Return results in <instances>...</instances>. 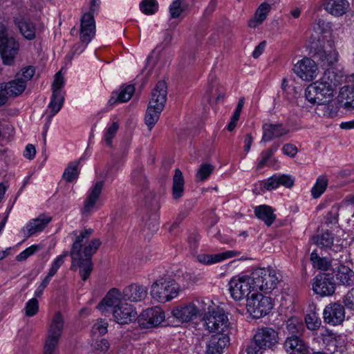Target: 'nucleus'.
<instances>
[{
  "label": "nucleus",
  "instance_id": "62",
  "mask_svg": "<svg viewBox=\"0 0 354 354\" xmlns=\"http://www.w3.org/2000/svg\"><path fill=\"white\" fill-rule=\"evenodd\" d=\"M189 244L190 249L192 251L193 254L196 256L197 259H198V256L197 255V250H198V236H197V235L191 236L189 238Z\"/></svg>",
  "mask_w": 354,
  "mask_h": 354
},
{
  "label": "nucleus",
  "instance_id": "34",
  "mask_svg": "<svg viewBox=\"0 0 354 354\" xmlns=\"http://www.w3.org/2000/svg\"><path fill=\"white\" fill-rule=\"evenodd\" d=\"M184 178L182 171L179 169L175 170L173 177L172 196L178 200L183 196L184 192Z\"/></svg>",
  "mask_w": 354,
  "mask_h": 354
},
{
  "label": "nucleus",
  "instance_id": "55",
  "mask_svg": "<svg viewBox=\"0 0 354 354\" xmlns=\"http://www.w3.org/2000/svg\"><path fill=\"white\" fill-rule=\"evenodd\" d=\"M35 68L32 66H28L21 70V73H17V77L22 79L26 84L27 82L30 80L35 74Z\"/></svg>",
  "mask_w": 354,
  "mask_h": 354
},
{
  "label": "nucleus",
  "instance_id": "45",
  "mask_svg": "<svg viewBox=\"0 0 354 354\" xmlns=\"http://www.w3.org/2000/svg\"><path fill=\"white\" fill-rule=\"evenodd\" d=\"M59 339V337L47 334L44 345V354H53L58 346Z\"/></svg>",
  "mask_w": 354,
  "mask_h": 354
},
{
  "label": "nucleus",
  "instance_id": "1",
  "mask_svg": "<svg viewBox=\"0 0 354 354\" xmlns=\"http://www.w3.org/2000/svg\"><path fill=\"white\" fill-rule=\"evenodd\" d=\"M93 229H84L77 236L73 243L70 255L72 259V267H79L80 274L83 281H86L93 270V263L91 257L95 253L101 241L98 239H92L83 250H82L84 241L89 239L93 234Z\"/></svg>",
  "mask_w": 354,
  "mask_h": 354
},
{
  "label": "nucleus",
  "instance_id": "39",
  "mask_svg": "<svg viewBox=\"0 0 354 354\" xmlns=\"http://www.w3.org/2000/svg\"><path fill=\"white\" fill-rule=\"evenodd\" d=\"M339 109L337 102L330 100L328 102L319 103L317 111L322 113L324 116L334 118L337 115Z\"/></svg>",
  "mask_w": 354,
  "mask_h": 354
},
{
  "label": "nucleus",
  "instance_id": "4",
  "mask_svg": "<svg viewBox=\"0 0 354 354\" xmlns=\"http://www.w3.org/2000/svg\"><path fill=\"white\" fill-rule=\"evenodd\" d=\"M252 280L256 290L268 293L277 288L282 280V275L279 270L271 267L257 268L252 272Z\"/></svg>",
  "mask_w": 354,
  "mask_h": 354
},
{
  "label": "nucleus",
  "instance_id": "33",
  "mask_svg": "<svg viewBox=\"0 0 354 354\" xmlns=\"http://www.w3.org/2000/svg\"><path fill=\"white\" fill-rule=\"evenodd\" d=\"M26 84L20 77H16L14 80L8 82L5 86V93L10 97H16L21 95L25 90Z\"/></svg>",
  "mask_w": 354,
  "mask_h": 354
},
{
  "label": "nucleus",
  "instance_id": "46",
  "mask_svg": "<svg viewBox=\"0 0 354 354\" xmlns=\"http://www.w3.org/2000/svg\"><path fill=\"white\" fill-rule=\"evenodd\" d=\"M279 147V145H273L270 149L261 152V159L257 166V169H261L263 167L268 165V160H270L272 158L274 152L277 150Z\"/></svg>",
  "mask_w": 354,
  "mask_h": 354
},
{
  "label": "nucleus",
  "instance_id": "8",
  "mask_svg": "<svg viewBox=\"0 0 354 354\" xmlns=\"http://www.w3.org/2000/svg\"><path fill=\"white\" fill-rule=\"evenodd\" d=\"M19 44L12 37H8V28L0 23V53L5 64H12L17 54Z\"/></svg>",
  "mask_w": 354,
  "mask_h": 354
},
{
  "label": "nucleus",
  "instance_id": "49",
  "mask_svg": "<svg viewBox=\"0 0 354 354\" xmlns=\"http://www.w3.org/2000/svg\"><path fill=\"white\" fill-rule=\"evenodd\" d=\"M305 96L306 100L312 104H317V105L321 103L319 101V95L315 88V86L313 84H310L305 90Z\"/></svg>",
  "mask_w": 354,
  "mask_h": 354
},
{
  "label": "nucleus",
  "instance_id": "42",
  "mask_svg": "<svg viewBox=\"0 0 354 354\" xmlns=\"http://www.w3.org/2000/svg\"><path fill=\"white\" fill-rule=\"evenodd\" d=\"M328 178L324 176L317 178L315 185L311 189V194L314 198H319L326 190L328 186Z\"/></svg>",
  "mask_w": 354,
  "mask_h": 354
},
{
  "label": "nucleus",
  "instance_id": "44",
  "mask_svg": "<svg viewBox=\"0 0 354 354\" xmlns=\"http://www.w3.org/2000/svg\"><path fill=\"white\" fill-rule=\"evenodd\" d=\"M158 8L156 0H142L140 3V9L142 13L147 15H153Z\"/></svg>",
  "mask_w": 354,
  "mask_h": 354
},
{
  "label": "nucleus",
  "instance_id": "38",
  "mask_svg": "<svg viewBox=\"0 0 354 354\" xmlns=\"http://www.w3.org/2000/svg\"><path fill=\"white\" fill-rule=\"evenodd\" d=\"M310 261L314 267L323 271H333V268L335 267L333 264V259L330 260L326 257H320L316 251L311 253Z\"/></svg>",
  "mask_w": 354,
  "mask_h": 354
},
{
  "label": "nucleus",
  "instance_id": "21",
  "mask_svg": "<svg viewBox=\"0 0 354 354\" xmlns=\"http://www.w3.org/2000/svg\"><path fill=\"white\" fill-rule=\"evenodd\" d=\"M14 24L18 28L21 34L28 40H32L36 37L37 32L43 30L42 24L37 29L35 24L29 19H25L22 16L14 17Z\"/></svg>",
  "mask_w": 354,
  "mask_h": 354
},
{
  "label": "nucleus",
  "instance_id": "27",
  "mask_svg": "<svg viewBox=\"0 0 354 354\" xmlns=\"http://www.w3.org/2000/svg\"><path fill=\"white\" fill-rule=\"evenodd\" d=\"M135 88L133 85L122 86L118 91L112 93L108 101V106L112 107L117 103L128 102L134 93Z\"/></svg>",
  "mask_w": 354,
  "mask_h": 354
},
{
  "label": "nucleus",
  "instance_id": "7",
  "mask_svg": "<svg viewBox=\"0 0 354 354\" xmlns=\"http://www.w3.org/2000/svg\"><path fill=\"white\" fill-rule=\"evenodd\" d=\"M231 297L241 301L248 297L252 290H256L252 273L250 275L239 274L233 277L228 283Z\"/></svg>",
  "mask_w": 354,
  "mask_h": 354
},
{
  "label": "nucleus",
  "instance_id": "48",
  "mask_svg": "<svg viewBox=\"0 0 354 354\" xmlns=\"http://www.w3.org/2000/svg\"><path fill=\"white\" fill-rule=\"evenodd\" d=\"M307 327L310 330H315L321 325V319L315 313L308 314L305 317Z\"/></svg>",
  "mask_w": 354,
  "mask_h": 354
},
{
  "label": "nucleus",
  "instance_id": "52",
  "mask_svg": "<svg viewBox=\"0 0 354 354\" xmlns=\"http://www.w3.org/2000/svg\"><path fill=\"white\" fill-rule=\"evenodd\" d=\"M183 10L182 0H176L170 5L169 12L172 18L178 17Z\"/></svg>",
  "mask_w": 354,
  "mask_h": 354
},
{
  "label": "nucleus",
  "instance_id": "10",
  "mask_svg": "<svg viewBox=\"0 0 354 354\" xmlns=\"http://www.w3.org/2000/svg\"><path fill=\"white\" fill-rule=\"evenodd\" d=\"M247 310L255 319L268 315L273 308L272 299L261 294H252L247 299Z\"/></svg>",
  "mask_w": 354,
  "mask_h": 354
},
{
  "label": "nucleus",
  "instance_id": "30",
  "mask_svg": "<svg viewBox=\"0 0 354 354\" xmlns=\"http://www.w3.org/2000/svg\"><path fill=\"white\" fill-rule=\"evenodd\" d=\"M51 221V217L46 215H41L38 218L30 220L23 229L30 236L37 232L42 231Z\"/></svg>",
  "mask_w": 354,
  "mask_h": 354
},
{
  "label": "nucleus",
  "instance_id": "47",
  "mask_svg": "<svg viewBox=\"0 0 354 354\" xmlns=\"http://www.w3.org/2000/svg\"><path fill=\"white\" fill-rule=\"evenodd\" d=\"M286 328L289 333L294 334H299L304 329L303 324L296 318H291L288 320Z\"/></svg>",
  "mask_w": 354,
  "mask_h": 354
},
{
  "label": "nucleus",
  "instance_id": "59",
  "mask_svg": "<svg viewBox=\"0 0 354 354\" xmlns=\"http://www.w3.org/2000/svg\"><path fill=\"white\" fill-rule=\"evenodd\" d=\"M108 323L105 321H97L93 326V333L104 335L107 332Z\"/></svg>",
  "mask_w": 354,
  "mask_h": 354
},
{
  "label": "nucleus",
  "instance_id": "56",
  "mask_svg": "<svg viewBox=\"0 0 354 354\" xmlns=\"http://www.w3.org/2000/svg\"><path fill=\"white\" fill-rule=\"evenodd\" d=\"M343 306L354 311V289L348 291L343 298Z\"/></svg>",
  "mask_w": 354,
  "mask_h": 354
},
{
  "label": "nucleus",
  "instance_id": "3",
  "mask_svg": "<svg viewBox=\"0 0 354 354\" xmlns=\"http://www.w3.org/2000/svg\"><path fill=\"white\" fill-rule=\"evenodd\" d=\"M204 313L201 319L202 327L208 334L227 333L230 328L228 314L225 310L214 305L203 308Z\"/></svg>",
  "mask_w": 354,
  "mask_h": 354
},
{
  "label": "nucleus",
  "instance_id": "63",
  "mask_svg": "<svg viewBox=\"0 0 354 354\" xmlns=\"http://www.w3.org/2000/svg\"><path fill=\"white\" fill-rule=\"evenodd\" d=\"M263 349V348H260L257 344H256L255 341L250 344L247 348L246 352L247 354H261V350Z\"/></svg>",
  "mask_w": 354,
  "mask_h": 354
},
{
  "label": "nucleus",
  "instance_id": "32",
  "mask_svg": "<svg viewBox=\"0 0 354 354\" xmlns=\"http://www.w3.org/2000/svg\"><path fill=\"white\" fill-rule=\"evenodd\" d=\"M273 212V209L266 205H259L254 209L255 216L263 221L268 226L271 225L276 218Z\"/></svg>",
  "mask_w": 354,
  "mask_h": 354
},
{
  "label": "nucleus",
  "instance_id": "57",
  "mask_svg": "<svg viewBox=\"0 0 354 354\" xmlns=\"http://www.w3.org/2000/svg\"><path fill=\"white\" fill-rule=\"evenodd\" d=\"M339 216V208L337 206H333L327 213L326 222L327 223L335 224L337 223Z\"/></svg>",
  "mask_w": 354,
  "mask_h": 354
},
{
  "label": "nucleus",
  "instance_id": "28",
  "mask_svg": "<svg viewBox=\"0 0 354 354\" xmlns=\"http://www.w3.org/2000/svg\"><path fill=\"white\" fill-rule=\"evenodd\" d=\"M167 84L165 81H159L152 90L151 97L149 104L156 105L160 108H164L167 101Z\"/></svg>",
  "mask_w": 354,
  "mask_h": 354
},
{
  "label": "nucleus",
  "instance_id": "5",
  "mask_svg": "<svg viewBox=\"0 0 354 354\" xmlns=\"http://www.w3.org/2000/svg\"><path fill=\"white\" fill-rule=\"evenodd\" d=\"M313 242L322 250H326L333 257V260L339 262H347L349 260V252L341 244L334 243V235L328 231L324 232L313 238Z\"/></svg>",
  "mask_w": 354,
  "mask_h": 354
},
{
  "label": "nucleus",
  "instance_id": "13",
  "mask_svg": "<svg viewBox=\"0 0 354 354\" xmlns=\"http://www.w3.org/2000/svg\"><path fill=\"white\" fill-rule=\"evenodd\" d=\"M336 289V283L333 277H330V273L317 275L313 282V291L322 297L331 296Z\"/></svg>",
  "mask_w": 354,
  "mask_h": 354
},
{
  "label": "nucleus",
  "instance_id": "14",
  "mask_svg": "<svg viewBox=\"0 0 354 354\" xmlns=\"http://www.w3.org/2000/svg\"><path fill=\"white\" fill-rule=\"evenodd\" d=\"M294 73L304 81H312L318 73V68L314 60L306 57L299 61L293 68Z\"/></svg>",
  "mask_w": 354,
  "mask_h": 354
},
{
  "label": "nucleus",
  "instance_id": "61",
  "mask_svg": "<svg viewBox=\"0 0 354 354\" xmlns=\"http://www.w3.org/2000/svg\"><path fill=\"white\" fill-rule=\"evenodd\" d=\"M282 151L284 154L290 157H294L297 153V148L292 144H286L283 147Z\"/></svg>",
  "mask_w": 354,
  "mask_h": 354
},
{
  "label": "nucleus",
  "instance_id": "19",
  "mask_svg": "<svg viewBox=\"0 0 354 354\" xmlns=\"http://www.w3.org/2000/svg\"><path fill=\"white\" fill-rule=\"evenodd\" d=\"M104 184L103 180L97 181L88 191L84 206L81 209L83 216H88L94 210L96 203L102 194Z\"/></svg>",
  "mask_w": 354,
  "mask_h": 354
},
{
  "label": "nucleus",
  "instance_id": "2",
  "mask_svg": "<svg viewBox=\"0 0 354 354\" xmlns=\"http://www.w3.org/2000/svg\"><path fill=\"white\" fill-rule=\"evenodd\" d=\"M122 299L121 291L111 289L98 304L102 312L111 310L114 320L119 324H128L136 319L138 314L135 308Z\"/></svg>",
  "mask_w": 354,
  "mask_h": 354
},
{
  "label": "nucleus",
  "instance_id": "11",
  "mask_svg": "<svg viewBox=\"0 0 354 354\" xmlns=\"http://www.w3.org/2000/svg\"><path fill=\"white\" fill-rule=\"evenodd\" d=\"M315 56L319 59L324 66H329L338 60V53L335 48L334 39H322V44L315 51Z\"/></svg>",
  "mask_w": 354,
  "mask_h": 354
},
{
  "label": "nucleus",
  "instance_id": "41",
  "mask_svg": "<svg viewBox=\"0 0 354 354\" xmlns=\"http://www.w3.org/2000/svg\"><path fill=\"white\" fill-rule=\"evenodd\" d=\"M64 101V97L62 92H58L57 91H53L50 102L48 105V108L51 110V116H54L59 111L62 107Z\"/></svg>",
  "mask_w": 354,
  "mask_h": 354
},
{
  "label": "nucleus",
  "instance_id": "40",
  "mask_svg": "<svg viewBox=\"0 0 354 354\" xmlns=\"http://www.w3.org/2000/svg\"><path fill=\"white\" fill-rule=\"evenodd\" d=\"M341 102L345 109H354V84L343 87L340 91Z\"/></svg>",
  "mask_w": 354,
  "mask_h": 354
},
{
  "label": "nucleus",
  "instance_id": "29",
  "mask_svg": "<svg viewBox=\"0 0 354 354\" xmlns=\"http://www.w3.org/2000/svg\"><path fill=\"white\" fill-rule=\"evenodd\" d=\"M263 131L261 142H268L275 138L281 137L288 133V130L280 124H264L263 126Z\"/></svg>",
  "mask_w": 354,
  "mask_h": 354
},
{
  "label": "nucleus",
  "instance_id": "60",
  "mask_svg": "<svg viewBox=\"0 0 354 354\" xmlns=\"http://www.w3.org/2000/svg\"><path fill=\"white\" fill-rule=\"evenodd\" d=\"M63 84H64V77L62 75L61 71H59L55 75V79L53 81V84L52 86L53 92L55 91H57L58 92H62L61 88L63 86Z\"/></svg>",
  "mask_w": 354,
  "mask_h": 354
},
{
  "label": "nucleus",
  "instance_id": "22",
  "mask_svg": "<svg viewBox=\"0 0 354 354\" xmlns=\"http://www.w3.org/2000/svg\"><path fill=\"white\" fill-rule=\"evenodd\" d=\"M207 342V354H222L230 344V337L226 333H212Z\"/></svg>",
  "mask_w": 354,
  "mask_h": 354
},
{
  "label": "nucleus",
  "instance_id": "17",
  "mask_svg": "<svg viewBox=\"0 0 354 354\" xmlns=\"http://www.w3.org/2000/svg\"><path fill=\"white\" fill-rule=\"evenodd\" d=\"M165 318L164 311L156 306L144 310L140 315L139 323L144 328H150L158 326Z\"/></svg>",
  "mask_w": 354,
  "mask_h": 354
},
{
  "label": "nucleus",
  "instance_id": "64",
  "mask_svg": "<svg viewBox=\"0 0 354 354\" xmlns=\"http://www.w3.org/2000/svg\"><path fill=\"white\" fill-rule=\"evenodd\" d=\"M36 153V150L32 145H28L24 151V156L30 160L32 159Z\"/></svg>",
  "mask_w": 354,
  "mask_h": 354
},
{
  "label": "nucleus",
  "instance_id": "36",
  "mask_svg": "<svg viewBox=\"0 0 354 354\" xmlns=\"http://www.w3.org/2000/svg\"><path fill=\"white\" fill-rule=\"evenodd\" d=\"M64 320L62 315L57 312L52 318L48 333L61 337L64 329Z\"/></svg>",
  "mask_w": 354,
  "mask_h": 354
},
{
  "label": "nucleus",
  "instance_id": "58",
  "mask_svg": "<svg viewBox=\"0 0 354 354\" xmlns=\"http://www.w3.org/2000/svg\"><path fill=\"white\" fill-rule=\"evenodd\" d=\"M92 346L95 351L104 353L109 350L110 344L106 339H100L96 340Z\"/></svg>",
  "mask_w": 354,
  "mask_h": 354
},
{
  "label": "nucleus",
  "instance_id": "18",
  "mask_svg": "<svg viewBox=\"0 0 354 354\" xmlns=\"http://www.w3.org/2000/svg\"><path fill=\"white\" fill-rule=\"evenodd\" d=\"M344 263L338 261V263H334L333 277L335 279L337 284L351 287L354 285V271Z\"/></svg>",
  "mask_w": 354,
  "mask_h": 354
},
{
  "label": "nucleus",
  "instance_id": "53",
  "mask_svg": "<svg viewBox=\"0 0 354 354\" xmlns=\"http://www.w3.org/2000/svg\"><path fill=\"white\" fill-rule=\"evenodd\" d=\"M215 169V166L210 163L201 165V181L207 180Z\"/></svg>",
  "mask_w": 354,
  "mask_h": 354
},
{
  "label": "nucleus",
  "instance_id": "16",
  "mask_svg": "<svg viewBox=\"0 0 354 354\" xmlns=\"http://www.w3.org/2000/svg\"><path fill=\"white\" fill-rule=\"evenodd\" d=\"M325 323L331 326L342 324L345 319V309L343 305L334 302L328 304L323 312Z\"/></svg>",
  "mask_w": 354,
  "mask_h": 354
},
{
  "label": "nucleus",
  "instance_id": "31",
  "mask_svg": "<svg viewBox=\"0 0 354 354\" xmlns=\"http://www.w3.org/2000/svg\"><path fill=\"white\" fill-rule=\"evenodd\" d=\"M241 252L236 250H229L215 254H202L201 255V263L211 265L239 256Z\"/></svg>",
  "mask_w": 354,
  "mask_h": 354
},
{
  "label": "nucleus",
  "instance_id": "37",
  "mask_svg": "<svg viewBox=\"0 0 354 354\" xmlns=\"http://www.w3.org/2000/svg\"><path fill=\"white\" fill-rule=\"evenodd\" d=\"M163 109L164 108H160L158 106L151 105L149 103L145 120L149 130H151L158 122L160 113Z\"/></svg>",
  "mask_w": 354,
  "mask_h": 354
},
{
  "label": "nucleus",
  "instance_id": "9",
  "mask_svg": "<svg viewBox=\"0 0 354 354\" xmlns=\"http://www.w3.org/2000/svg\"><path fill=\"white\" fill-rule=\"evenodd\" d=\"M321 103L328 102L333 97V91L338 84L335 78V73L332 71H326L322 77L313 83Z\"/></svg>",
  "mask_w": 354,
  "mask_h": 354
},
{
  "label": "nucleus",
  "instance_id": "25",
  "mask_svg": "<svg viewBox=\"0 0 354 354\" xmlns=\"http://www.w3.org/2000/svg\"><path fill=\"white\" fill-rule=\"evenodd\" d=\"M322 5L329 14L335 17L344 15L349 8L347 0H323Z\"/></svg>",
  "mask_w": 354,
  "mask_h": 354
},
{
  "label": "nucleus",
  "instance_id": "23",
  "mask_svg": "<svg viewBox=\"0 0 354 354\" xmlns=\"http://www.w3.org/2000/svg\"><path fill=\"white\" fill-rule=\"evenodd\" d=\"M80 39L82 42L88 44L95 35V24L92 13L83 15L81 19Z\"/></svg>",
  "mask_w": 354,
  "mask_h": 354
},
{
  "label": "nucleus",
  "instance_id": "50",
  "mask_svg": "<svg viewBox=\"0 0 354 354\" xmlns=\"http://www.w3.org/2000/svg\"><path fill=\"white\" fill-rule=\"evenodd\" d=\"M25 314L28 317L35 315L39 310V302L36 298L30 299L24 308Z\"/></svg>",
  "mask_w": 354,
  "mask_h": 354
},
{
  "label": "nucleus",
  "instance_id": "26",
  "mask_svg": "<svg viewBox=\"0 0 354 354\" xmlns=\"http://www.w3.org/2000/svg\"><path fill=\"white\" fill-rule=\"evenodd\" d=\"M284 348L288 354H308L307 346L297 335L287 337Z\"/></svg>",
  "mask_w": 354,
  "mask_h": 354
},
{
  "label": "nucleus",
  "instance_id": "35",
  "mask_svg": "<svg viewBox=\"0 0 354 354\" xmlns=\"http://www.w3.org/2000/svg\"><path fill=\"white\" fill-rule=\"evenodd\" d=\"M270 8L268 3H261L256 10L254 18L248 21V26L250 28H256L261 24L266 19Z\"/></svg>",
  "mask_w": 354,
  "mask_h": 354
},
{
  "label": "nucleus",
  "instance_id": "24",
  "mask_svg": "<svg viewBox=\"0 0 354 354\" xmlns=\"http://www.w3.org/2000/svg\"><path fill=\"white\" fill-rule=\"evenodd\" d=\"M294 183V178L290 175H273L263 183V187L269 191L277 188L279 185L291 188Z\"/></svg>",
  "mask_w": 354,
  "mask_h": 354
},
{
  "label": "nucleus",
  "instance_id": "54",
  "mask_svg": "<svg viewBox=\"0 0 354 354\" xmlns=\"http://www.w3.org/2000/svg\"><path fill=\"white\" fill-rule=\"evenodd\" d=\"M39 247L37 245H32L30 247L26 248L25 250L21 252L19 254H18L16 257V259L18 261H22L27 259L30 256L35 254L37 251H38Z\"/></svg>",
  "mask_w": 354,
  "mask_h": 354
},
{
  "label": "nucleus",
  "instance_id": "20",
  "mask_svg": "<svg viewBox=\"0 0 354 354\" xmlns=\"http://www.w3.org/2000/svg\"><path fill=\"white\" fill-rule=\"evenodd\" d=\"M147 288L138 283H132L126 286L121 292L124 301L138 303L144 301L147 297Z\"/></svg>",
  "mask_w": 354,
  "mask_h": 354
},
{
  "label": "nucleus",
  "instance_id": "12",
  "mask_svg": "<svg viewBox=\"0 0 354 354\" xmlns=\"http://www.w3.org/2000/svg\"><path fill=\"white\" fill-rule=\"evenodd\" d=\"M199 308L194 301L186 302L175 306L171 315L178 322L182 324L192 322L198 317Z\"/></svg>",
  "mask_w": 354,
  "mask_h": 354
},
{
  "label": "nucleus",
  "instance_id": "51",
  "mask_svg": "<svg viewBox=\"0 0 354 354\" xmlns=\"http://www.w3.org/2000/svg\"><path fill=\"white\" fill-rule=\"evenodd\" d=\"M119 129V124L117 122H114L107 129L106 132L104 135V140L107 145L111 146L112 140L115 137L118 130Z\"/></svg>",
  "mask_w": 354,
  "mask_h": 354
},
{
  "label": "nucleus",
  "instance_id": "15",
  "mask_svg": "<svg viewBox=\"0 0 354 354\" xmlns=\"http://www.w3.org/2000/svg\"><path fill=\"white\" fill-rule=\"evenodd\" d=\"M254 340L260 348H271L279 342L278 333L270 327H261L257 329Z\"/></svg>",
  "mask_w": 354,
  "mask_h": 354
},
{
  "label": "nucleus",
  "instance_id": "6",
  "mask_svg": "<svg viewBox=\"0 0 354 354\" xmlns=\"http://www.w3.org/2000/svg\"><path fill=\"white\" fill-rule=\"evenodd\" d=\"M179 292L178 285L170 277H162L153 283L151 296L160 303H166L176 297Z\"/></svg>",
  "mask_w": 354,
  "mask_h": 354
},
{
  "label": "nucleus",
  "instance_id": "43",
  "mask_svg": "<svg viewBox=\"0 0 354 354\" xmlns=\"http://www.w3.org/2000/svg\"><path fill=\"white\" fill-rule=\"evenodd\" d=\"M79 162H72L69 163L68 167L64 170L63 174V178L67 182H72L73 180L77 178L79 175Z\"/></svg>",
  "mask_w": 354,
  "mask_h": 354
}]
</instances>
